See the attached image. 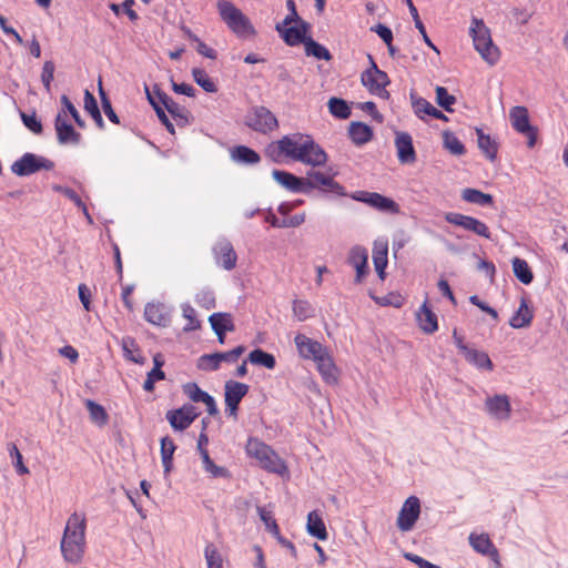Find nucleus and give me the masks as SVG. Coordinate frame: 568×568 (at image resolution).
I'll return each instance as SVG.
<instances>
[{
  "instance_id": "nucleus-1",
  "label": "nucleus",
  "mask_w": 568,
  "mask_h": 568,
  "mask_svg": "<svg viewBox=\"0 0 568 568\" xmlns=\"http://www.w3.org/2000/svg\"><path fill=\"white\" fill-rule=\"evenodd\" d=\"M265 154L278 163L288 159L311 166H322L327 161L326 152L314 141L313 136L300 132L271 142L265 149Z\"/></svg>"
},
{
  "instance_id": "nucleus-2",
  "label": "nucleus",
  "mask_w": 568,
  "mask_h": 568,
  "mask_svg": "<svg viewBox=\"0 0 568 568\" xmlns=\"http://www.w3.org/2000/svg\"><path fill=\"white\" fill-rule=\"evenodd\" d=\"M87 515L74 511L67 519L60 542L63 559L73 565L80 564L87 549Z\"/></svg>"
},
{
  "instance_id": "nucleus-3",
  "label": "nucleus",
  "mask_w": 568,
  "mask_h": 568,
  "mask_svg": "<svg viewBox=\"0 0 568 568\" xmlns=\"http://www.w3.org/2000/svg\"><path fill=\"white\" fill-rule=\"evenodd\" d=\"M216 7L223 22L239 38L256 36V30L251 20L234 3L227 0H219Z\"/></svg>"
},
{
  "instance_id": "nucleus-4",
  "label": "nucleus",
  "mask_w": 568,
  "mask_h": 568,
  "mask_svg": "<svg viewBox=\"0 0 568 568\" xmlns=\"http://www.w3.org/2000/svg\"><path fill=\"white\" fill-rule=\"evenodd\" d=\"M469 33L480 57L490 65L496 64L500 58V52L497 45L494 44L490 30L485 22L481 19L473 18Z\"/></svg>"
},
{
  "instance_id": "nucleus-5",
  "label": "nucleus",
  "mask_w": 568,
  "mask_h": 568,
  "mask_svg": "<svg viewBox=\"0 0 568 568\" xmlns=\"http://www.w3.org/2000/svg\"><path fill=\"white\" fill-rule=\"evenodd\" d=\"M371 68L361 75L362 84L372 93L378 97H388L386 87L389 84V78L386 72L378 69L372 54H367Z\"/></svg>"
},
{
  "instance_id": "nucleus-6",
  "label": "nucleus",
  "mask_w": 568,
  "mask_h": 568,
  "mask_svg": "<svg viewBox=\"0 0 568 568\" xmlns=\"http://www.w3.org/2000/svg\"><path fill=\"white\" fill-rule=\"evenodd\" d=\"M509 119L514 130L527 138L528 148H534L537 142L538 129L530 124L528 109L521 105L511 108Z\"/></svg>"
},
{
  "instance_id": "nucleus-7",
  "label": "nucleus",
  "mask_w": 568,
  "mask_h": 568,
  "mask_svg": "<svg viewBox=\"0 0 568 568\" xmlns=\"http://www.w3.org/2000/svg\"><path fill=\"white\" fill-rule=\"evenodd\" d=\"M246 125L252 130L266 134L278 128L274 113L263 105L254 106L246 115Z\"/></svg>"
},
{
  "instance_id": "nucleus-8",
  "label": "nucleus",
  "mask_w": 568,
  "mask_h": 568,
  "mask_svg": "<svg viewBox=\"0 0 568 568\" xmlns=\"http://www.w3.org/2000/svg\"><path fill=\"white\" fill-rule=\"evenodd\" d=\"M53 162L36 155L33 153H24L19 160L12 163L11 171L18 176H28L41 170H52Z\"/></svg>"
},
{
  "instance_id": "nucleus-9",
  "label": "nucleus",
  "mask_w": 568,
  "mask_h": 568,
  "mask_svg": "<svg viewBox=\"0 0 568 568\" xmlns=\"http://www.w3.org/2000/svg\"><path fill=\"white\" fill-rule=\"evenodd\" d=\"M351 197L384 213L398 214L400 212L399 205L393 199L377 192L356 191Z\"/></svg>"
},
{
  "instance_id": "nucleus-10",
  "label": "nucleus",
  "mask_w": 568,
  "mask_h": 568,
  "mask_svg": "<svg viewBox=\"0 0 568 568\" xmlns=\"http://www.w3.org/2000/svg\"><path fill=\"white\" fill-rule=\"evenodd\" d=\"M444 217L449 224L463 227L478 236L487 240L491 237V233L487 224L476 217L457 212H447Z\"/></svg>"
},
{
  "instance_id": "nucleus-11",
  "label": "nucleus",
  "mask_w": 568,
  "mask_h": 568,
  "mask_svg": "<svg viewBox=\"0 0 568 568\" xmlns=\"http://www.w3.org/2000/svg\"><path fill=\"white\" fill-rule=\"evenodd\" d=\"M420 515V500L416 496H409L402 505L396 525L400 531H409L414 528Z\"/></svg>"
},
{
  "instance_id": "nucleus-12",
  "label": "nucleus",
  "mask_w": 568,
  "mask_h": 568,
  "mask_svg": "<svg viewBox=\"0 0 568 568\" xmlns=\"http://www.w3.org/2000/svg\"><path fill=\"white\" fill-rule=\"evenodd\" d=\"M224 388L225 413L227 416L236 419L239 405L242 398L248 393V385L235 381H227Z\"/></svg>"
},
{
  "instance_id": "nucleus-13",
  "label": "nucleus",
  "mask_w": 568,
  "mask_h": 568,
  "mask_svg": "<svg viewBox=\"0 0 568 568\" xmlns=\"http://www.w3.org/2000/svg\"><path fill=\"white\" fill-rule=\"evenodd\" d=\"M334 175L335 174H327L320 171H310L307 173V179H305L306 190L320 189L337 195H346L344 186L334 180Z\"/></svg>"
},
{
  "instance_id": "nucleus-14",
  "label": "nucleus",
  "mask_w": 568,
  "mask_h": 568,
  "mask_svg": "<svg viewBox=\"0 0 568 568\" xmlns=\"http://www.w3.org/2000/svg\"><path fill=\"white\" fill-rule=\"evenodd\" d=\"M196 407L185 404L178 409L169 410L165 415L168 422L175 430H184L199 417Z\"/></svg>"
},
{
  "instance_id": "nucleus-15",
  "label": "nucleus",
  "mask_w": 568,
  "mask_h": 568,
  "mask_svg": "<svg viewBox=\"0 0 568 568\" xmlns=\"http://www.w3.org/2000/svg\"><path fill=\"white\" fill-rule=\"evenodd\" d=\"M213 256L215 263L226 271L235 268L237 262V254L229 240H219L213 248Z\"/></svg>"
},
{
  "instance_id": "nucleus-16",
  "label": "nucleus",
  "mask_w": 568,
  "mask_h": 568,
  "mask_svg": "<svg viewBox=\"0 0 568 568\" xmlns=\"http://www.w3.org/2000/svg\"><path fill=\"white\" fill-rule=\"evenodd\" d=\"M347 263L356 271L355 283L361 284L369 273L367 250L359 245L353 246L348 252Z\"/></svg>"
},
{
  "instance_id": "nucleus-17",
  "label": "nucleus",
  "mask_w": 568,
  "mask_h": 568,
  "mask_svg": "<svg viewBox=\"0 0 568 568\" xmlns=\"http://www.w3.org/2000/svg\"><path fill=\"white\" fill-rule=\"evenodd\" d=\"M487 413L496 419L507 420L511 415L509 397L505 394L487 397L485 400Z\"/></svg>"
},
{
  "instance_id": "nucleus-18",
  "label": "nucleus",
  "mask_w": 568,
  "mask_h": 568,
  "mask_svg": "<svg viewBox=\"0 0 568 568\" xmlns=\"http://www.w3.org/2000/svg\"><path fill=\"white\" fill-rule=\"evenodd\" d=\"M294 343L298 355L304 359L315 361L321 354H324V351L327 349L320 342L312 339L304 334H296Z\"/></svg>"
},
{
  "instance_id": "nucleus-19",
  "label": "nucleus",
  "mask_w": 568,
  "mask_h": 568,
  "mask_svg": "<svg viewBox=\"0 0 568 568\" xmlns=\"http://www.w3.org/2000/svg\"><path fill=\"white\" fill-rule=\"evenodd\" d=\"M54 129L60 144H79L81 134L67 121L65 112L60 111L54 121Z\"/></svg>"
},
{
  "instance_id": "nucleus-20",
  "label": "nucleus",
  "mask_w": 568,
  "mask_h": 568,
  "mask_svg": "<svg viewBox=\"0 0 568 568\" xmlns=\"http://www.w3.org/2000/svg\"><path fill=\"white\" fill-rule=\"evenodd\" d=\"M275 30L287 45L294 47L305 43L308 38L306 33L310 30V24L305 21H301V24L296 26L275 27Z\"/></svg>"
},
{
  "instance_id": "nucleus-21",
  "label": "nucleus",
  "mask_w": 568,
  "mask_h": 568,
  "mask_svg": "<svg viewBox=\"0 0 568 568\" xmlns=\"http://www.w3.org/2000/svg\"><path fill=\"white\" fill-rule=\"evenodd\" d=\"M395 146L397 159L402 164H413L416 162V151L413 145V139L407 132H397L395 136Z\"/></svg>"
},
{
  "instance_id": "nucleus-22",
  "label": "nucleus",
  "mask_w": 568,
  "mask_h": 568,
  "mask_svg": "<svg viewBox=\"0 0 568 568\" xmlns=\"http://www.w3.org/2000/svg\"><path fill=\"white\" fill-rule=\"evenodd\" d=\"M314 362L316 363L318 373L326 384H337L339 371L327 349L324 351V354H321Z\"/></svg>"
},
{
  "instance_id": "nucleus-23",
  "label": "nucleus",
  "mask_w": 568,
  "mask_h": 568,
  "mask_svg": "<svg viewBox=\"0 0 568 568\" xmlns=\"http://www.w3.org/2000/svg\"><path fill=\"white\" fill-rule=\"evenodd\" d=\"M184 394L194 403H203L206 406L209 415H216L219 409L214 398L202 390L196 383H187L183 386Z\"/></svg>"
},
{
  "instance_id": "nucleus-24",
  "label": "nucleus",
  "mask_w": 568,
  "mask_h": 568,
  "mask_svg": "<svg viewBox=\"0 0 568 568\" xmlns=\"http://www.w3.org/2000/svg\"><path fill=\"white\" fill-rule=\"evenodd\" d=\"M144 318L156 326H168L171 321L170 311L160 302L148 303L144 307Z\"/></svg>"
},
{
  "instance_id": "nucleus-25",
  "label": "nucleus",
  "mask_w": 568,
  "mask_h": 568,
  "mask_svg": "<svg viewBox=\"0 0 568 568\" xmlns=\"http://www.w3.org/2000/svg\"><path fill=\"white\" fill-rule=\"evenodd\" d=\"M373 263L378 277L384 281L386 277L385 268L388 264V242L386 240L374 242Z\"/></svg>"
},
{
  "instance_id": "nucleus-26",
  "label": "nucleus",
  "mask_w": 568,
  "mask_h": 568,
  "mask_svg": "<svg viewBox=\"0 0 568 568\" xmlns=\"http://www.w3.org/2000/svg\"><path fill=\"white\" fill-rule=\"evenodd\" d=\"M272 176L281 186L291 192L306 191V181L303 178H297L290 172L281 170H273Z\"/></svg>"
},
{
  "instance_id": "nucleus-27",
  "label": "nucleus",
  "mask_w": 568,
  "mask_h": 568,
  "mask_svg": "<svg viewBox=\"0 0 568 568\" xmlns=\"http://www.w3.org/2000/svg\"><path fill=\"white\" fill-rule=\"evenodd\" d=\"M416 318L419 328L426 334H433L438 329V322L436 314L429 308L427 301L423 303Z\"/></svg>"
},
{
  "instance_id": "nucleus-28",
  "label": "nucleus",
  "mask_w": 568,
  "mask_h": 568,
  "mask_svg": "<svg viewBox=\"0 0 568 568\" xmlns=\"http://www.w3.org/2000/svg\"><path fill=\"white\" fill-rule=\"evenodd\" d=\"M469 542L471 547L483 555H487L491 557L493 559L498 558V550L488 537V535L481 534V535H475L470 534L469 536Z\"/></svg>"
},
{
  "instance_id": "nucleus-29",
  "label": "nucleus",
  "mask_w": 568,
  "mask_h": 568,
  "mask_svg": "<svg viewBox=\"0 0 568 568\" xmlns=\"http://www.w3.org/2000/svg\"><path fill=\"white\" fill-rule=\"evenodd\" d=\"M258 463L261 467L268 473L277 474L281 476L288 473L286 463L273 449Z\"/></svg>"
},
{
  "instance_id": "nucleus-30",
  "label": "nucleus",
  "mask_w": 568,
  "mask_h": 568,
  "mask_svg": "<svg viewBox=\"0 0 568 568\" xmlns=\"http://www.w3.org/2000/svg\"><path fill=\"white\" fill-rule=\"evenodd\" d=\"M534 312L528 305L526 298H521L517 312L511 316L509 325L513 328H524L531 324Z\"/></svg>"
},
{
  "instance_id": "nucleus-31",
  "label": "nucleus",
  "mask_w": 568,
  "mask_h": 568,
  "mask_svg": "<svg viewBox=\"0 0 568 568\" xmlns=\"http://www.w3.org/2000/svg\"><path fill=\"white\" fill-rule=\"evenodd\" d=\"M307 532L320 539V540H326L328 538V534L326 530V526L321 517V515L317 511H311L307 516Z\"/></svg>"
},
{
  "instance_id": "nucleus-32",
  "label": "nucleus",
  "mask_w": 568,
  "mask_h": 568,
  "mask_svg": "<svg viewBox=\"0 0 568 568\" xmlns=\"http://www.w3.org/2000/svg\"><path fill=\"white\" fill-rule=\"evenodd\" d=\"M476 134L480 151L489 161H495L498 153V143L479 128L476 129Z\"/></svg>"
},
{
  "instance_id": "nucleus-33",
  "label": "nucleus",
  "mask_w": 568,
  "mask_h": 568,
  "mask_svg": "<svg viewBox=\"0 0 568 568\" xmlns=\"http://www.w3.org/2000/svg\"><path fill=\"white\" fill-rule=\"evenodd\" d=\"M348 134L351 140L356 145H363L369 142L373 138V131L371 126L362 122H353L349 125Z\"/></svg>"
},
{
  "instance_id": "nucleus-34",
  "label": "nucleus",
  "mask_w": 568,
  "mask_h": 568,
  "mask_svg": "<svg viewBox=\"0 0 568 568\" xmlns=\"http://www.w3.org/2000/svg\"><path fill=\"white\" fill-rule=\"evenodd\" d=\"M164 109L171 114L179 126H185L190 123V111L185 106L175 102L172 98L166 100Z\"/></svg>"
},
{
  "instance_id": "nucleus-35",
  "label": "nucleus",
  "mask_w": 568,
  "mask_h": 568,
  "mask_svg": "<svg viewBox=\"0 0 568 568\" xmlns=\"http://www.w3.org/2000/svg\"><path fill=\"white\" fill-rule=\"evenodd\" d=\"M231 156L234 161L245 164H256L261 160L257 152L245 145L235 146L231 151Z\"/></svg>"
},
{
  "instance_id": "nucleus-36",
  "label": "nucleus",
  "mask_w": 568,
  "mask_h": 568,
  "mask_svg": "<svg viewBox=\"0 0 568 568\" xmlns=\"http://www.w3.org/2000/svg\"><path fill=\"white\" fill-rule=\"evenodd\" d=\"M245 450L250 457H253L257 462H260L265 455H267L272 450V448L261 439L256 437H250L245 445Z\"/></svg>"
},
{
  "instance_id": "nucleus-37",
  "label": "nucleus",
  "mask_w": 568,
  "mask_h": 568,
  "mask_svg": "<svg viewBox=\"0 0 568 568\" xmlns=\"http://www.w3.org/2000/svg\"><path fill=\"white\" fill-rule=\"evenodd\" d=\"M209 322L213 331L233 332L235 329L233 317L229 313H213Z\"/></svg>"
},
{
  "instance_id": "nucleus-38",
  "label": "nucleus",
  "mask_w": 568,
  "mask_h": 568,
  "mask_svg": "<svg viewBox=\"0 0 568 568\" xmlns=\"http://www.w3.org/2000/svg\"><path fill=\"white\" fill-rule=\"evenodd\" d=\"M462 199L468 203L478 204L480 206H488L491 205L494 202L493 196L490 194L470 187L463 190Z\"/></svg>"
},
{
  "instance_id": "nucleus-39",
  "label": "nucleus",
  "mask_w": 568,
  "mask_h": 568,
  "mask_svg": "<svg viewBox=\"0 0 568 568\" xmlns=\"http://www.w3.org/2000/svg\"><path fill=\"white\" fill-rule=\"evenodd\" d=\"M175 449V444L170 437L166 436L161 439V458L165 473H170L172 469Z\"/></svg>"
},
{
  "instance_id": "nucleus-40",
  "label": "nucleus",
  "mask_w": 568,
  "mask_h": 568,
  "mask_svg": "<svg viewBox=\"0 0 568 568\" xmlns=\"http://www.w3.org/2000/svg\"><path fill=\"white\" fill-rule=\"evenodd\" d=\"M305 47V53L308 57H314L318 60H325L329 61L332 59V54L328 51L327 48H325L323 44L316 42L311 37L307 38V40L304 43Z\"/></svg>"
},
{
  "instance_id": "nucleus-41",
  "label": "nucleus",
  "mask_w": 568,
  "mask_h": 568,
  "mask_svg": "<svg viewBox=\"0 0 568 568\" xmlns=\"http://www.w3.org/2000/svg\"><path fill=\"white\" fill-rule=\"evenodd\" d=\"M248 361L253 365L263 366L267 369H273L276 365L275 357L261 348L252 351L248 354Z\"/></svg>"
},
{
  "instance_id": "nucleus-42",
  "label": "nucleus",
  "mask_w": 568,
  "mask_h": 568,
  "mask_svg": "<svg viewBox=\"0 0 568 568\" xmlns=\"http://www.w3.org/2000/svg\"><path fill=\"white\" fill-rule=\"evenodd\" d=\"M464 356L466 361L477 366L478 368H484L487 371H493L494 368L493 362L490 361L488 354L485 352L470 348Z\"/></svg>"
},
{
  "instance_id": "nucleus-43",
  "label": "nucleus",
  "mask_w": 568,
  "mask_h": 568,
  "mask_svg": "<svg viewBox=\"0 0 568 568\" xmlns=\"http://www.w3.org/2000/svg\"><path fill=\"white\" fill-rule=\"evenodd\" d=\"M513 271L515 276L525 285H528L534 280V274L528 263L519 257L513 260Z\"/></svg>"
},
{
  "instance_id": "nucleus-44",
  "label": "nucleus",
  "mask_w": 568,
  "mask_h": 568,
  "mask_svg": "<svg viewBox=\"0 0 568 568\" xmlns=\"http://www.w3.org/2000/svg\"><path fill=\"white\" fill-rule=\"evenodd\" d=\"M201 458L203 462V468L206 473L211 475L213 478H226L230 477V473L226 468L215 465V463L210 458L207 449H202Z\"/></svg>"
},
{
  "instance_id": "nucleus-45",
  "label": "nucleus",
  "mask_w": 568,
  "mask_h": 568,
  "mask_svg": "<svg viewBox=\"0 0 568 568\" xmlns=\"http://www.w3.org/2000/svg\"><path fill=\"white\" fill-rule=\"evenodd\" d=\"M85 407L89 410L90 418L99 426H104L109 420V415L104 407L91 399L85 400Z\"/></svg>"
},
{
  "instance_id": "nucleus-46",
  "label": "nucleus",
  "mask_w": 568,
  "mask_h": 568,
  "mask_svg": "<svg viewBox=\"0 0 568 568\" xmlns=\"http://www.w3.org/2000/svg\"><path fill=\"white\" fill-rule=\"evenodd\" d=\"M204 558L207 568H224V557L214 544L209 542L205 546Z\"/></svg>"
},
{
  "instance_id": "nucleus-47",
  "label": "nucleus",
  "mask_w": 568,
  "mask_h": 568,
  "mask_svg": "<svg viewBox=\"0 0 568 568\" xmlns=\"http://www.w3.org/2000/svg\"><path fill=\"white\" fill-rule=\"evenodd\" d=\"M192 77L194 81L206 92L214 93L217 91L215 82L209 77V74L200 68L192 70Z\"/></svg>"
},
{
  "instance_id": "nucleus-48",
  "label": "nucleus",
  "mask_w": 568,
  "mask_h": 568,
  "mask_svg": "<svg viewBox=\"0 0 568 568\" xmlns=\"http://www.w3.org/2000/svg\"><path fill=\"white\" fill-rule=\"evenodd\" d=\"M444 146L454 155H463L466 150L462 141L453 133L445 131L443 133Z\"/></svg>"
},
{
  "instance_id": "nucleus-49",
  "label": "nucleus",
  "mask_w": 568,
  "mask_h": 568,
  "mask_svg": "<svg viewBox=\"0 0 568 568\" xmlns=\"http://www.w3.org/2000/svg\"><path fill=\"white\" fill-rule=\"evenodd\" d=\"M329 112L338 119H347L351 115V108L345 100L331 98L328 101Z\"/></svg>"
},
{
  "instance_id": "nucleus-50",
  "label": "nucleus",
  "mask_w": 568,
  "mask_h": 568,
  "mask_svg": "<svg viewBox=\"0 0 568 568\" xmlns=\"http://www.w3.org/2000/svg\"><path fill=\"white\" fill-rule=\"evenodd\" d=\"M404 1H405V3L407 4V7L409 9V12H410V14L413 17V20H414V23H415V27L418 29V31L423 36V39H424L425 43L428 47H430L432 49H434L435 51H437L436 47L433 44V42L430 41V39L427 36L425 26L422 22V20L419 18V14H418V11H417L416 7L414 6L413 1L412 0H404Z\"/></svg>"
},
{
  "instance_id": "nucleus-51",
  "label": "nucleus",
  "mask_w": 568,
  "mask_h": 568,
  "mask_svg": "<svg viewBox=\"0 0 568 568\" xmlns=\"http://www.w3.org/2000/svg\"><path fill=\"white\" fill-rule=\"evenodd\" d=\"M257 514L261 520L264 523L266 529L273 535L274 538L281 535L280 527L271 510H267L264 507H257Z\"/></svg>"
},
{
  "instance_id": "nucleus-52",
  "label": "nucleus",
  "mask_w": 568,
  "mask_h": 568,
  "mask_svg": "<svg viewBox=\"0 0 568 568\" xmlns=\"http://www.w3.org/2000/svg\"><path fill=\"white\" fill-rule=\"evenodd\" d=\"M293 313L298 321H306L314 316L312 305L304 300H296L293 302Z\"/></svg>"
},
{
  "instance_id": "nucleus-53",
  "label": "nucleus",
  "mask_w": 568,
  "mask_h": 568,
  "mask_svg": "<svg viewBox=\"0 0 568 568\" xmlns=\"http://www.w3.org/2000/svg\"><path fill=\"white\" fill-rule=\"evenodd\" d=\"M182 315L187 321L184 332H192L201 327V322L196 317V312L190 304L182 305Z\"/></svg>"
},
{
  "instance_id": "nucleus-54",
  "label": "nucleus",
  "mask_w": 568,
  "mask_h": 568,
  "mask_svg": "<svg viewBox=\"0 0 568 568\" xmlns=\"http://www.w3.org/2000/svg\"><path fill=\"white\" fill-rule=\"evenodd\" d=\"M436 102L447 112H452V105L456 102V98L448 93L444 87H436Z\"/></svg>"
},
{
  "instance_id": "nucleus-55",
  "label": "nucleus",
  "mask_w": 568,
  "mask_h": 568,
  "mask_svg": "<svg viewBox=\"0 0 568 568\" xmlns=\"http://www.w3.org/2000/svg\"><path fill=\"white\" fill-rule=\"evenodd\" d=\"M195 302L199 306L205 310H212L215 307L216 300L213 291L202 290L195 295Z\"/></svg>"
},
{
  "instance_id": "nucleus-56",
  "label": "nucleus",
  "mask_w": 568,
  "mask_h": 568,
  "mask_svg": "<svg viewBox=\"0 0 568 568\" xmlns=\"http://www.w3.org/2000/svg\"><path fill=\"white\" fill-rule=\"evenodd\" d=\"M61 103L63 105V109L61 111H64L65 115L69 113L72 116V119L74 120L75 124L79 128L83 129L85 126V123L82 120V118L80 116V113L77 110V108L74 106V104L70 101V99L63 94L61 97Z\"/></svg>"
},
{
  "instance_id": "nucleus-57",
  "label": "nucleus",
  "mask_w": 568,
  "mask_h": 568,
  "mask_svg": "<svg viewBox=\"0 0 568 568\" xmlns=\"http://www.w3.org/2000/svg\"><path fill=\"white\" fill-rule=\"evenodd\" d=\"M410 100L416 115L419 119H424L429 112L432 104L426 99L417 97L415 93H410Z\"/></svg>"
},
{
  "instance_id": "nucleus-58",
  "label": "nucleus",
  "mask_w": 568,
  "mask_h": 568,
  "mask_svg": "<svg viewBox=\"0 0 568 568\" xmlns=\"http://www.w3.org/2000/svg\"><path fill=\"white\" fill-rule=\"evenodd\" d=\"M221 363L217 353L204 354L199 358L197 367L203 371H216Z\"/></svg>"
},
{
  "instance_id": "nucleus-59",
  "label": "nucleus",
  "mask_w": 568,
  "mask_h": 568,
  "mask_svg": "<svg viewBox=\"0 0 568 568\" xmlns=\"http://www.w3.org/2000/svg\"><path fill=\"white\" fill-rule=\"evenodd\" d=\"M21 120L23 124L34 134H41L42 133V123L40 120H38L36 112L32 113H24L21 112L20 114Z\"/></svg>"
},
{
  "instance_id": "nucleus-60",
  "label": "nucleus",
  "mask_w": 568,
  "mask_h": 568,
  "mask_svg": "<svg viewBox=\"0 0 568 568\" xmlns=\"http://www.w3.org/2000/svg\"><path fill=\"white\" fill-rule=\"evenodd\" d=\"M9 454L11 457L16 458V470L19 475L29 474L28 467L23 464L22 455L16 444L11 443L8 447Z\"/></svg>"
},
{
  "instance_id": "nucleus-61",
  "label": "nucleus",
  "mask_w": 568,
  "mask_h": 568,
  "mask_svg": "<svg viewBox=\"0 0 568 568\" xmlns=\"http://www.w3.org/2000/svg\"><path fill=\"white\" fill-rule=\"evenodd\" d=\"M134 4V0H124V2L122 3V6H119L116 3H111L110 4V9L116 14L119 16L120 12H121V8H122V11H124L129 19L131 21H135L138 20V13L132 9V6Z\"/></svg>"
},
{
  "instance_id": "nucleus-62",
  "label": "nucleus",
  "mask_w": 568,
  "mask_h": 568,
  "mask_svg": "<svg viewBox=\"0 0 568 568\" xmlns=\"http://www.w3.org/2000/svg\"><path fill=\"white\" fill-rule=\"evenodd\" d=\"M55 65L52 61H45L42 67L41 81L43 87L49 92L51 89V82L53 80Z\"/></svg>"
},
{
  "instance_id": "nucleus-63",
  "label": "nucleus",
  "mask_w": 568,
  "mask_h": 568,
  "mask_svg": "<svg viewBox=\"0 0 568 568\" xmlns=\"http://www.w3.org/2000/svg\"><path fill=\"white\" fill-rule=\"evenodd\" d=\"M245 352V347L243 345H240L229 352H222L217 353L220 363L226 362V363H235L237 362L239 357Z\"/></svg>"
},
{
  "instance_id": "nucleus-64",
  "label": "nucleus",
  "mask_w": 568,
  "mask_h": 568,
  "mask_svg": "<svg viewBox=\"0 0 568 568\" xmlns=\"http://www.w3.org/2000/svg\"><path fill=\"white\" fill-rule=\"evenodd\" d=\"M405 559L409 560L410 562H414L418 568H442L437 565H434L429 562L428 560L422 558L418 555H415L413 552H405L404 554Z\"/></svg>"
}]
</instances>
